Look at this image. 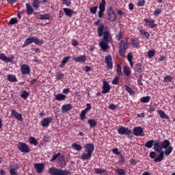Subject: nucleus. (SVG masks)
Returning a JSON list of instances; mask_svg holds the SVG:
<instances>
[{
  "mask_svg": "<svg viewBox=\"0 0 175 175\" xmlns=\"http://www.w3.org/2000/svg\"><path fill=\"white\" fill-rule=\"evenodd\" d=\"M143 66L142 65L141 63H137L136 64V66H135V68H136V71L138 72V73H141L143 72Z\"/></svg>",
  "mask_w": 175,
  "mask_h": 175,
  "instance_id": "obj_38",
  "label": "nucleus"
},
{
  "mask_svg": "<svg viewBox=\"0 0 175 175\" xmlns=\"http://www.w3.org/2000/svg\"><path fill=\"white\" fill-rule=\"evenodd\" d=\"M106 172V170L102 168H94V173L96 174H105Z\"/></svg>",
  "mask_w": 175,
  "mask_h": 175,
  "instance_id": "obj_43",
  "label": "nucleus"
},
{
  "mask_svg": "<svg viewBox=\"0 0 175 175\" xmlns=\"http://www.w3.org/2000/svg\"><path fill=\"white\" fill-rule=\"evenodd\" d=\"M48 173L49 175H69L70 171L68 170H63L62 169L53 167L49 169Z\"/></svg>",
  "mask_w": 175,
  "mask_h": 175,
  "instance_id": "obj_4",
  "label": "nucleus"
},
{
  "mask_svg": "<svg viewBox=\"0 0 175 175\" xmlns=\"http://www.w3.org/2000/svg\"><path fill=\"white\" fill-rule=\"evenodd\" d=\"M99 11L98 12V16L99 18H102L105 16V12L106 10V1L102 0L98 5Z\"/></svg>",
  "mask_w": 175,
  "mask_h": 175,
  "instance_id": "obj_8",
  "label": "nucleus"
},
{
  "mask_svg": "<svg viewBox=\"0 0 175 175\" xmlns=\"http://www.w3.org/2000/svg\"><path fill=\"white\" fill-rule=\"evenodd\" d=\"M156 156H157V153L155 152H154V151H152V152H150V153H149V157H150V158L152 159L155 160Z\"/></svg>",
  "mask_w": 175,
  "mask_h": 175,
  "instance_id": "obj_59",
  "label": "nucleus"
},
{
  "mask_svg": "<svg viewBox=\"0 0 175 175\" xmlns=\"http://www.w3.org/2000/svg\"><path fill=\"white\" fill-rule=\"evenodd\" d=\"M118 133L119 135H126L129 138L133 137V131L131 130H129V128L120 126L118 129Z\"/></svg>",
  "mask_w": 175,
  "mask_h": 175,
  "instance_id": "obj_7",
  "label": "nucleus"
},
{
  "mask_svg": "<svg viewBox=\"0 0 175 175\" xmlns=\"http://www.w3.org/2000/svg\"><path fill=\"white\" fill-rule=\"evenodd\" d=\"M83 148H85L86 153H82L80 159L82 161H90L95 149L94 144H85Z\"/></svg>",
  "mask_w": 175,
  "mask_h": 175,
  "instance_id": "obj_3",
  "label": "nucleus"
},
{
  "mask_svg": "<svg viewBox=\"0 0 175 175\" xmlns=\"http://www.w3.org/2000/svg\"><path fill=\"white\" fill-rule=\"evenodd\" d=\"M14 59V56L11 57H8L7 56L5 55L4 53H0V60L1 61H3L7 63H9V62L12 63L13 62Z\"/></svg>",
  "mask_w": 175,
  "mask_h": 175,
  "instance_id": "obj_18",
  "label": "nucleus"
},
{
  "mask_svg": "<svg viewBox=\"0 0 175 175\" xmlns=\"http://www.w3.org/2000/svg\"><path fill=\"white\" fill-rule=\"evenodd\" d=\"M126 57L129 62H133V57L132 53H128Z\"/></svg>",
  "mask_w": 175,
  "mask_h": 175,
  "instance_id": "obj_60",
  "label": "nucleus"
},
{
  "mask_svg": "<svg viewBox=\"0 0 175 175\" xmlns=\"http://www.w3.org/2000/svg\"><path fill=\"white\" fill-rule=\"evenodd\" d=\"M88 111L85 110H82L80 113V119L81 120H83L86 118V114Z\"/></svg>",
  "mask_w": 175,
  "mask_h": 175,
  "instance_id": "obj_47",
  "label": "nucleus"
},
{
  "mask_svg": "<svg viewBox=\"0 0 175 175\" xmlns=\"http://www.w3.org/2000/svg\"><path fill=\"white\" fill-rule=\"evenodd\" d=\"M29 142H30V144L33 145L34 146H36L38 144L37 139L34 137H29Z\"/></svg>",
  "mask_w": 175,
  "mask_h": 175,
  "instance_id": "obj_32",
  "label": "nucleus"
},
{
  "mask_svg": "<svg viewBox=\"0 0 175 175\" xmlns=\"http://www.w3.org/2000/svg\"><path fill=\"white\" fill-rule=\"evenodd\" d=\"M107 20L110 22H114L117 19V16L116 12L113 11L112 8H110L107 11Z\"/></svg>",
  "mask_w": 175,
  "mask_h": 175,
  "instance_id": "obj_9",
  "label": "nucleus"
},
{
  "mask_svg": "<svg viewBox=\"0 0 175 175\" xmlns=\"http://www.w3.org/2000/svg\"><path fill=\"white\" fill-rule=\"evenodd\" d=\"M133 134H134L136 137H144V129L141 126H135L134 129H133Z\"/></svg>",
  "mask_w": 175,
  "mask_h": 175,
  "instance_id": "obj_11",
  "label": "nucleus"
},
{
  "mask_svg": "<svg viewBox=\"0 0 175 175\" xmlns=\"http://www.w3.org/2000/svg\"><path fill=\"white\" fill-rule=\"evenodd\" d=\"M131 70L128 66H124V75L126 77H129L131 75Z\"/></svg>",
  "mask_w": 175,
  "mask_h": 175,
  "instance_id": "obj_40",
  "label": "nucleus"
},
{
  "mask_svg": "<svg viewBox=\"0 0 175 175\" xmlns=\"http://www.w3.org/2000/svg\"><path fill=\"white\" fill-rule=\"evenodd\" d=\"M157 112L159 115L160 118H165L166 120L170 119V116L167 115L164 111L158 110Z\"/></svg>",
  "mask_w": 175,
  "mask_h": 175,
  "instance_id": "obj_24",
  "label": "nucleus"
},
{
  "mask_svg": "<svg viewBox=\"0 0 175 175\" xmlns=\"http://www.w3.org/2000/svg\"><path fill=\"white\" fill-rule=\"evenodd\" d=\"M170 142L168 139H164L163 142H162L161 144L159 142H156L154 144V151H156L157 153H159L158 157L154 159V162H161L164 159V151L162 150V149H167L170 146Z\"/></svg>",
  "mask_w": 175,
  "mask_h": 175,
  "instance_id": "obj_2",
  "label": "nucleus"
},
{
  "mask_svg": "<svg viewBox=\"0 0 175 175\" xmlns=\"http://www.w3.org/2000/svg\"><path fill=\"white\" fill-rule=\"evenodd\" d=\"M145 3H146L145 0H139L137 2V6L143 7V6H144Z\"/></svg>",
  "mask_w": 175,
  "mask_h": 175,
  "instance_id": "obj_57",
  "label": "nucleus"
},
{
  "mask_svg": "<svg viewBox=\"0 0 175 175\" xmlns=\"http://www.w3.org/2000/svg\"><path fill=\"white\" fill-rule=\"evenodd\" d=\"M100 19H98L96 22L94 23L95 26H98L97 28V33L99 38L103 36V40L101 42H99V46L101 48V50L103 52H106V51L110 47L108 44L111 42V34L110 31L108 30L107 26H105V24H100Z\"/></svg>",
  "mask_w": 175,
  "mask_h": 175,
  "instance_id": "obj_1",
  "label": "nucleus"
},
{
  "mask_svg": "<svg viewBox=\"0 0 175 175\" xmlns=\"http://www.w3.org/2000/svg\"><path fill=\"white\" fill-rule=\"evenodd\" d=\"M37 19L42 21L50 20L51 15L50 14H40L37 16Z\"/></svg>",
  "mask_w": 175,
  "mask_h": 175,
  "instance_id": "obj_23",
  "label": "nucleus"
},
{
  "mask_svg": "<svg viewBox=\"0 0 175 175\" xmlns=\"http://www.w3.org/2000/svg\"><path fill=\"white\" fill-rule=\"evenodd\" d=\"M58 163L62 167L66 166V161L64 160V156H61L58 158Z\"/></svg>",
  "mask_w": 175,
  "mask_h": 175,
  "instance_id": "obj_28",
  "label": "nucleus"
},
{
  "mask_svg": "<svg viewBox=\"0 0 175 175\" xmlns=\"http://www.w3.org/2000/svg\"><path fill=\"white\" fill-rule=\"evenodd\" d=\"M72 150L76 151H81L83 149V147L80 144H72Z\"/></svg>",
  "mask_w": 175,
  "mask_h": 175,
  "instance_id": "obj_31",
  "label": "nucleus"
},
{
  "mask_svg": "<svg viewBox=\"0 0 175 175\" xmlns=\"http://www.w3.org/2000/svg\"><path fill=\"white\" fill-rule=\"evenodd\" d=\"M124 88H125V90H126L128 93H129V94H130L131 96H134V95H135V92L130 87H129L128 85H124Z\"/></svg>",
  "mask_w": 175,
  "mask_h": 175,
  "instance_id": "obj_37",
  "label": "nucleus"
},
{
  "mask_svg": "<svg viewBox=\"0 0 175 175\" xmlns=\"http://www.w3.org/2000/svg\"><path fill=\"white\" fill-rule=\"evenodd\" d=\"M31 43H36L37 45L43 44V41L38 38L37 37L28 38L25 40V43L23 44V48L26 47Z\"/></svg>",
  "mask_w": 175,
  "mask_h": 175,
  "instance_id": "obj_6",
  "label": "nucleus"
},
{
  "mask_svg": "<svg viewBox=\"0 0 175 175\" xmlns=\"http://www.w3.org/2000/svg\"><path fill=\"white\" fill-rule=\"evenodd\" d=\"M34 168L37 170V173H42L43 170H44L45 164L44 163H34Z\"/></svg>",
  "mask_w": 175,
  "mask_h": 175,
  "instance_id": "obj_15",
  "label": "nucleus"
},
{
  "mask_svg": "<svg viewBox=\"0 0 175 175\" xmlns=\"http://www.w3.org/2000/svg\"><path fill=\"white\" fill-rule=\"evenodd\" d=\"M61 156V152H58L56 154H54V155L53 156L52 159H51L50 161H56L57 159Z\"/></svg>",
  "mask_w": 175,
  "mask_h": 175,
  "instance_id": "obj_55",
  "label": "nucleus"
},
{
  "mask_svg": "<svg viewBox=\"0 0 175 175\" xmlns=\"http://www.w3.org/2000/svg\"><path fill=\"white\" fill-rule=\"evenodd\" d=\"M72 109V105L71 104H66L62 106V111L64 113L70 111Z\"/></svg>",
  "mask_w": 175,
  "mask_h": 175,
  "instance_id": "obj_25",
  "label": "nucleus"
},
{
  "mask_svg": "<svg viewBox=\"0 0 175 175\" xmlns=\"http://www.w3.org/2000/svg\"><path fill=\"white\" fill-rule=\"evenodd\" d=\"M18 146V150H19L21 152L23 153H29L30 152V149L29 148V146L23 142H20L17 145Z\"/></svg>",
  "mask_w": 175,
  "mask_h": 175,
  "instance_id": "obj_10",
  "label": "nucleus"
},
{
  "mask_svg": "<svg viewBox=\"0 0 175 175\" xmlns=\"http://www.w3.org/2000/svg\"><path fill=\"white\" fill-rule=\"evenodd\" d=\"M87 57L85 55H80L79 57H75L73 59V60L75 62H81V64L85 63V62L86 61Z\"/></svg>",
  "mask_w": 175,
  "mask_h": 175,
  "instance_id": "obj_22",
  "label": "nucleus"
},
{
  "mask_svg": "<svg viewBox=\"0 0 175 175\" xmlns=\"http://www.w3.org/2000/svg\"><path fill=\"white\" fill-rule=\"evenodd\" d=\"M144 22H145L144 25L148 26L149 28L153 29L157 27V25L155 24V21L152 19L149 20L148 18L144 19Z\"/></svg>",
  "mask_w": 175,
  "mask_h": 175,
  "instance_id": "obj_16",
  "label": "nucleus"
},
{
  "mask_svg": "<svg viewBox=\"0 0 175 175\" xmlns=\"http://www.w3.org/2000/svg\"><path fill=\"white\" fill-rule=\"evenodd\" d=\"M13 167V165H10V175H18V172H16L19 169V165L18 163H16Z\"/></svg>",
  "mask_w": 175,
  "mask_h": 175,
  "instance_id": "obj_19",
  "label": "nucleus"
},
{
  "mask_svg": "<svg viewBox=\"0 0 175 175\" xmlns=\"http://www.w3.org/2000/svg\"><path fill=\"white\" fill-rule=\"evenodd\" d=\"M64 78V74L62 72H56L55 79L56 80H62Z\"/></svg>",
  "mask_w": 175,
  "mask_h": 175,
  "instance_id": "obj_39",
  "label": "nucleus"
},
{
  "mask_svg": "<svg viewBox=\"0 0 175 175\" xmlns=\"http://www.w3.org/2000/svg\"><path fill=\"white\" fill-rule=\"evenodd\" d=\"M21 71L23 76H27L31 73V68L29 65L23 64L21 66Z\"/></svg>",
  "mask_w": 175,
  "mask_h": 175,
  "instance_id": "obj_13",
  "label": "nucleus"
},
{
  "mask_svg": "<svg viewBox=\"0 0 175 175\" xmlns=\"http://www.w3.org/2000/svg\"><path fill=\"white\" fill-rule=\"evenodd\" d=\"M18 21L16 18H12L9 22V25H14L15 24H18Z\"/></svg>",
  "mask_w": 175,
  "mask_h": 175,
  "instance_id": "obj_51",
  "label": "nucleus"
},
{
  "mask_svg": "<svg viewBox=\"0 0 175 175\" xmlns=\"http://www.w3.org/2000/svg\"><path fill=\"white\" fill-rule=\"evenodd\" d=\"M172 151H173V148L172 146L167 148V149H165V150L163 151V157H165V155H167V156L170 155Z\"/></svg>",
  "mask_w": 175,
  "mask_h": 175,
  "instance_id": "obj_34",
  "label": "nucleus"
},
{
  "mask_svg": "<svg viewBox=\"0 0 175 175\" xmlns=\"http://www.w3.org/2000/svg\"><path fill=\"white\" fill-rule=\"evenodd\" d=\"M102 89H103L102 94H106L110 92L111 86L106 81H105L103 82V86L102 87Z\"/></svg>",
  "mask_w": 175,
  "mask_h": 175,
  "instance_id": "obj_20",
  "label": "nucleus"
},
{
  "mask_svg": "<svg viewBox=\"0 0 175 175\" xmlns=\"http://www.w3.org/2000/svg\"><path fill=\"white\" fill-rule=\"evenodd\" d=\"M150 100V96H143L140 98V102L144 104L148 103Z\"/></svg>",
  "mask_w": 175,
  "mask_h": 175,
  "instance_id": "obj_29",
  "label": "nucleus"
},
{
  "mask_svg": "<svg viewBox=\"0 0 175 175\" xmlns=\"http://www.w3.org/2000/svg\"><path fill=\"white\" fill-rule=\"evenodd\" d=\"M105 63L107 64V69L111 70L113 69V60L111 55L105 56Z\"/></svg>",
  "mask_w": 175,
  "mask_h": 175,
  "instance_id": "obj_12",
  "label": "nucleus"
},
{
  "mask_svg": "<svg viewBox=\"0 0 175 175\" xmlns=\"http://www.w3.org/2000/svg\"><path fill=\"white\" fill-rule=\"evenodd\" d=\"M124 161H125L124 157L122 154H120L118 164L119 165V166H122L124 165Z\"/></svg>",
  "mask_w": 175,
  "mask_h": 175,
  "instance_id": "obj_45",
  "label": "nucleus"
},
{
  "mask_svg": "<svg viewBox=\"0 0 175 175\" xmlns=\"http://www.w3.org/2000/svg\"><path fill=\"white\" fill-rule=\"evenodd\" d=\"M154 55H155V50L154 49L149 50L147 53V57H148V59H151Z\"/></svg>",
  "mask_w": 175,
  "mask_h": 175,
  "instance_id": "obj_41",
  "label": "nucleus"
},
{
  "mask_svg": "<svg viewBox=\"0 0 175 175\" xmlns=\"http://www.w3.org/2000/svg\"><path fill=\"white\" fill-rule=\"evenodd\" d=\"M21 96L23 99H27L29 96V92H26L25 90L22 92Z\"/></svg>",
  "mask_w": 175,
  "mask_h": 175,
  "instance_id": "obj_48",
  "label": "nucleus"
},
{
  "mask_svg": "<svg viewBox=\"0 0 175 175\" xmlns=\"http://www.w3.org/2000/svg\"><path fill=\"white\" fill-rule=\"evenodd\" d=\"M108 107L110 109L116 110L117 109V105L112 103V104H110Z\"/></svg>",
  "mask_w": 175,
  "mask_h": 175,
  "instance_id": "obj_63",
  "label": "nucleus"
},
{
  "mask_svg": "<svg viewBox=\"0 0 175 175\" xmlns=\"http://www.w3.org/2000/svg\"><path fill=\"white\" fill-rule=\"evenodd\" d=\"M11 116L16 118L18 121H20L21 122H23V115L16 112V111H15L14 109L11 110Z\"/></svg>",
  "mask_w": 175,
  "mask_h": 175,
  "instance_id": "obj_14",
  "label": "nucleus"
},
{
  "mask_svg": "<svg viewBox=\"0 0 175 175\" xmlns=\"http://www.w3.org/2000/svg\"><path fill=\"white\" fill-rule=\"evenodd\" d=\"M122 34H123V33L121 31H120L118 34L116 35V40L121 41V40L123 38Z\"/></svg>",
  "mask_w": 175,
  "mask_h": 175,
  "instance_id": "obj_52",
  "label": "nucleus"
},
{
  "mask_svg": "<svg viewBox=\"0 0 175 175\" xmlns=\"http://www.w3.org/2000/svg\"><path fill=\"white\" fill-rule=\"evenodd\" d=\"M129 161H130V164L133 166L136 165L137 164V163L136 162V160L133 158H131Z\"/></svg>",
  "mask_w": 175,
  "mask_h": 175,
  "instance_id": "obj_62",
  "label": "nucleus"
},
{
  "mask_svg": "<svg viewBox=\"0 0 175 175\" xmlns=\"http://www.w3.org/2000/svg\"><path fill=\"white\" fill-rule=\"evenodd\" d=\"M86 107H87L85 109H83L84 111H89L92 109V105L90 103H88L86 105Z\"/></svg>",
  "mask_w": 175,
  "mask_h": 175,
  "instance_id": "obj_64",
  "label": "nucleus"
},
{
  "mask_svg": "<svg viewBox=\"0 0 175 175\" xmlns=\"http://www.w3.org/2000/svg\"><path fill=\"white\" fill-rule=\"evenodd\" d=\"M98 7H92L90 8V12L92 14H96L97 11Z\"/></svg>",
  "mask_w": 175,
  "mask_h": 175,
  "instance_id": "obj_58",
  "label": "nucleus"
},
{
  "mask_svg": "<svg viewBox=\"0 0 175 175\" xmlns=\"http://www.w3.org/2000/svg\"><path fill=\"white\" fill-rule=\"evenodd\" d=\"M173 80V77L170 75H167L164 77L163 82L165 83H170L172 82Z\"/></svg>",
  "mask_w": 175,
  "mask_h": 175,
  "instance_id": "obj_46",
  "label": "nucleus"
},
{
  "mask_svg": "<svg viewBox=\"0 0 175 175\" xmlns=\"http://www.w3.org/2000/svg\"><path fill=\"white\" fill-rule=\"evenodd\" d=\"M154 139H152V140H149L148 141L146 144H145V146L149 149V148H151L152 147V145L154 144Z\"/></svg>",
  "mask_w": 175,
  "mask_h": 175,
  "instance_id": "obj_44",
  "label": "nucleus"
},
{
  "mask_svg": "<svg viewBox=\"0 0 175 175\" xmlns=\"http://www.w3.org/2000/svg\"><path fill=\"white\" fill-rule=\"evenodd\" d=\"M53 117H47L43 119V120L41 121V125L42 127H48L50 126V124L53 121Z\"/></svg>",
  "mask_w": 175,
  "mask_h": 175,
  "instance_id": "obj_17",
  "label": "nucleus"
},
{
  "mask_svg": "<svg viewBox=\"0 0 175 175\" xmlns=\"http://www.w3.org/2000/svg\"><path fill=\"white\" fill-rule=\"evenodd\" d=\"M7 80L12 83L18 81V79L14 75H8L7 76Z\"/></svg>",
  "mask_w": 175,
  "mask_h": 175,
  "instance_id": "obj_30",
  "label": "nucleus"
},
{
  "mask_svg": "<svg viewBox=\"0 0 175 175\" xmlns=\"http://www.w3.org/2000/svg\"><path fill=\"white\" fill-rule=\"evenodd\" d=\"M66 98H67V96L63 94H58L57 95H55V100L61 102L62 100H66Z\"/></svg>",
  "mask_w": 175,
  "mask_h": 175,
  "instance_id": "obj_26",
  "label": "nucleus"
},
{
  "mask_svg": "<svg viewBox=\"0 0 175 175\" xmlns=\"http://www.w3.org/2000/svg\"><path fill=\"white\" fill-rule=\"evenodd\" d=\"M129 48V45H128V40H121L120 42L119 43V55L120 57H125V54L124 53L126 52V50Z\"/></svg>",
  "mask_w": 175,
  "mask_h": 175,
  "instance_id": "obj_5",
  "label": "nucleus"
},
{
  "mask_svg": "<svg viewBox=\"0 0 175 175\" xmlns=\"http://www.w3.org/2000/svg\"><path fill=\"white\" fill-rule=\"evenodd\" d=\"M26 10L27 14L29 16H31L34 12L33 8H32L29 3H26Z\"/></svg>",
  "mask_w": 175,
  "mask_h": 175,
  "instance_id": "obj_27",
  "label": "nucleus"
},
{
  "mask_svg": "<svg viewBox=\"0 0 175 175\" xmlns=\"http://www.w3.org/2000/svg\"><path fill=\"white\" fill-rule=\"evenodd\" d=\"M139 33H140V36H145L146 38L149 39L150 33H148V31H146L144 29H140Z\"/></svg>",
  "mask_w": 175,
  "mask_h": 175,
  "instance_id": "obj_36",
  "label": "nucleus"
},
{
  "mask_svg": "<svg viewBox=\"0 0 175 175\" xmlns=\"http://www.w3.org/2000/svg\"><path fill=\"white\" fill-rule=\"evenodd\" d=\"M88 123L91 128H94L97 124V122L94 119L88 120Z\"/></svg>",
  "mask_w": 175,
  "mask_h": 175,
  "instance_id": "obj_35",
  "label": "nucleus"
},
{
  "mask_svg": "<svg viewBox=\"0 0 175 175\" xmlns=\"http://www.w3.org/2000/svg\"><path fill=\"white\" fill-rule=\"evenodd\" d=\"M162 12V9L157 8L156 10L154 11L153 15L154 16H158L159 14H161Z\"/></svg>",
  "mask_w": 175,
  "mask_h": 175,
  "instance_id": "obj_54",
  "label": "nucleus"
},
{
  "mask_svg": "<svg viewBox=\"0 0 175 175\" xmlns=\"http://www.w3.org/2000/svg\"><path fill=\"white\" fill-rule=\"evenodd\" d=\"M116 173L118 174V175H125L126 172L121 168H118L116 170Z\"/></svg>",
  "mask_w": 175,
  "mask_h": 175,
  "instance_id": "obj_50",
  "label": "nucleus"
},
{
  "mask_svg": "<svg viewBox=\"0 0 175 175\" xmlns=\"http://www.w3.org/2000/svg\"><path fill=\"white\" fill-rule=\"evenodd\" d=\"M112 152L116 155H121V152H119L118 148L112 149Z\"/></svg>",
  "mask_w": 175,
  "mask_h": 175,
  "instance_id": "obj_61",
  "label": "nucleus"
},
{
  "mask_svg": "<svg viewBox=\"0 0 175 175\" xmlns=\"http://www.w3.org/2000/svg\"><path fill=\"white\" fill-rule=\"evenodd\" d=\"M40 0H33V7L34 9L38 10L40 8Z\"/></svg>",
  "mask_w": 175,
  "mask_h": 175,
  "instance_id": "obj_42",
  "label": "nucleus"
},
{
  "mask_svg": "<svg viewBox=\"0 0 175 175\" xmlns=\"http://www.w3.org/2000/svg\"><path fill=\"white\" fill-rule=\"evenodd\" d=\"M116 73L119 77H123V73L122 72V66L120 64L116 65Z\"/></svg>",
  "mask_w": 175,
  "mask_h": 175,
  "instance_id": "obj_33",
  "label": "nucleus"
},
{
  "mask_svg": "<svg viewBox=\"0 0 175 175\" xmlns=\"http://www.w3.org/2000/svg\"><path fill=\"white\" fill-rule=\"evenodd\" d=\"M63 10L66 16L69 18H71L72 17V14H76L75 11L68 8H64Z\"/></svg>",
  "mask_w": 175,
  "mask_h": 175,
  "instance_id": "obj_21",
  "label": "nucleus"
},
{
  "mask_svg": "<svg viewBox=\"0 0 175 175\" xmlns=\"http://www.w3.org/2000/svg\"><path fill=\"white\" fill-rule=\"evenodd\" d=\"M71 57H70V56L65 57L63 59V60H62L61 64H66L67 62H68L70 61V59Z\"/></svg>",
  "mask_w": 175,
  "mask_h": 175,
  "instance_id": "obj_53",
  "label": "nucleus"
},
{
  "mask_svg": "<svg viewBox=\"0 0 175 175\" xmlns=\"http://www.w3.org/2000/svg\"><path fill=\"white\" fill-rule=\"evenodd\" d=\"M131 42L133 46H134L135 47H138L139 46L138 39L131 38Z\"/></svg>",
  "mask_w": 175,
  "mask_h": 175,
  "instance_id": "obj_49",
  "label": "nucleus"
},
{
  "mask_svg": "<svg viewBox=\"0 0 175 175\" xmlns=\"http://www.w3.org/2000/svg\"><path fill=\"white\" fill-rule=\"evenodd\" d=\"M118 81H119V78L118 76H116L114 78H113V80L112 81V84L113 85H117L118 84Z\"/></svg>",
  "mask_w": 175,
  "mask_h": 175,
  "instance_id": "obj_56",
  "label": "nucleus"
}]
</instances>
